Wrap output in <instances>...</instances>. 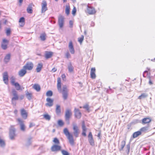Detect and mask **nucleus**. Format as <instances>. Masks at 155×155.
I'll return each mask as SVG.
<instances>
[{
	"mask_svg": "<svg viewBox=\"0 0 155 155\" xmlns=\"http://www.w3.org/2000/svg\"><path fill=\"white\" fill-rule=\"evenodd\" d=\"M61 77L62 78L63 80H64V81L65 80L66 76L65 74H62Z\"/></svg>",
	"mask_w": 155,
	"mask_h": 155,
	"instance_id": "864d4df0",
	"label": "nucleus"
},
{
	"mask_svg": "<svg viewBox=\"0 0 155 155\" xmlns=\"http://www.w3.org/2000/svg\"><path fill=\"white\" fill-rule=\"evenodd\" d=\"M41 12H45L48 9L47 7V3L45 0L42 1L41 4Z\"/></svg>",
	"mask_w": 155,
	"mask_h": 155,
	"instance_id": "2eb2a0df",
	"label": "nucleus"
},
{
	"mask_svg": "<svg viewBox=\"0 0 155 155\" xmlns=\"http://www.w3.org/2000/svg\"><path fill=\"white\" fill-rule=\"evenodd\" d=\"M18 111L17 109H15L14 110V114L15 115H17L18 114Z\"/></svg>",
	"mask_w": 155,
	"mask_h": 155,
	"instance_id": "e2e57ef3",
	"label": "nucleus"
},
{
	"mask_svg": "<svg viewBox=\"0 0 155 155\" xmlns=\"http://www.w3.org/2000/svg\"><path fill=\"white\" fill-rule=\"evenodd\" d=\"M74 112L75 117L78 119L80 118L81 116V113L80 110L78 109H75Z\"/></svg>",
	"mask_w": 155,
	"mask_h": 155,
	"instance_id": "4be33fe9",
	"label": "nucleus"
},
{
	"mask_svg": "<svg viewBox=\"0 0 155 155\" xmlns=\"http://www.w3.org/2000/svg\"><path fill=\"white\" fill-rule=\"evenodd\" d=\"M6 34L7 36H9L10 35L11 33V29L10 28H8L6 30Z\"/></svg>",
	"mask_w": 155,
	"mask_h": 155,
	"instance_id": "de8ad7c7",
	"label": "nucleus"
},
{
	"mask_svg": "<svg viewBox=\"0 0 155 155\" xmlns=\"http://www.w3.org/2000/svg\"><path fill=\"white\" fill-rule=\"evenodd\" d=\"M27 73V70L25 68L21 69L18 72V75L21 77H23Z\"/></svg>",
	"mask_w": 155,
	"mask_h": 155,
	"instance_id": "aec40b11",
	"label": "nucleus"
},
{
	"mask_svg": "<svg viewBox=\"0 0 155 155\" xmlns=\"http://www.w3.org/2000/svg\"><path fill=\"white\" fill-rule=\"evenodd\" d=\"M127 148L128 151L129 152L130 150V145L129 144H127Z\"/></svg>",
	"mask_w": 155,
	"mask_h": 155,
	"instance_id": "bf43d9fd",
	"label": "nucleus"
},
{
	"mask_svg": "<svg viewBox=\"0 0 155 155\" xmlns=\"http://www.w3.org/2000/svg\"><path fill=\"white\" fill-rule=\"evenodd\" d=\"M53 142L54 143L51 147V151L52 152H58L61 150V147L60 145V142L57 137L54 138Z\"/></svg>",
	"mask_w": 155,
	"mask_h": 155,
	"instance_id": "f03ea898",
	"label": "nucleus"
},
{
	"mask_svg": "<svg viewBox=\"0 0 155 155\" xmlns=\"http://www.w3.org/2000/svg\"><path fill=\"white\" fill-rule=\"evenodd\" d=\"M149 84L150 85H151L153 84V81L151 80L150 78H149Z\"/></svg>",
	"mask_w": 155,
	"mask_h": 155,
	"instance_id": "4d7b16f0",
	"label": "nucleus"
},
{
	"mask_svg": "<svg viewBox=\"0 0 155 155\" xmlns=\"http://www.w3.org/2000/svg\"><path fill=\"white\" fill-rule=\"evenodd\" d=\"M58 124L60 127H62L64 125V123L62 120H59L58 121Z\"/></svg>",
	"mask_w": 155,
	"mask_h": 155,
	"instance_id": "79ce46f5",
	"label": "nucleus"
},
{
	"mask_svg": "<svg viewBox=\"0 0 155 155\" xmlns=\"http://www.w3.org/2000/svg\"><path fill=\"white\" fill-rule=\"evenodd\" d=\"M141 131H140L135 132L133 134V138H135L141 135Z\"/></svg>",
	"mask_w": 155,
	"mask_h": 155,
	"instance_id": "c756f323",
	"label": "nucleus"
},
{
	"mask_svg": "<svg viewBox=\"0 0 155 155\" xmlns=\"http://www.w3.org/2000/svg\"><path fill=\"white\" fill-rule=\"evenodd\" d=\"M43 67V64L42 63H39L36 68V71L37 72H39L41 70Z\"/></svg>",
	"mask_w": 155,
	"mask_h": 155,
	"instance_id": "c85d7f7f",
	"label": "nucleus"
},
{
	"mask_svg": "<svg viewBox=\"0 0 155 155\" xmlns=\"http://www.w3.org/2000/svg\"><path fill=\"white\" fill-rule=\"evenodd\" d=\"M64 23V18L61 15H60L58 18V24L60 28H63Z\"/></svg>",
	"mask_w": 155,
	"mask_h": 155,
	"instance_id": "9d476101",
	"label": "nucleus"
},
{
	"mask_svg": "<svg viewBox=\"0 0 155 155\" xmlns=\"http://www.w3.org/2000/svg\"><path fill=\"white\" fill-rule=\"evenodd\" d=\"M88 141L91 145H94V140L93 139H88Z\"/></svg>",
	"mask_w": 155,
	"mask_h": 155,
	"instance_id": "8fccbe9b",
	"label": "nucleus"
},
{
	"mask_svg": "<svg viewBox=\"0 0 155 155\" xmlns=\"http://www.w3.org/2000/svg\"><path fill=\"white\" fill-rule=\"evenodd\" d=\"M77 10L76 8L75 7H74L72 11V14L73 16H75L76 15Z\"/></svg>",
	"mask_w": 155,
	"mask_h": 155,
	"instance_id": "a18cd8bd",
	"label": "nucleus"
},
{
	"mask_svg": "<svg viewBox=\"0 0 155 155\" xmlns=\"http://www.w3.org/2000/svg\"><path fill=\"white\" fill-rule=\"evenodd\" d=\"M20 129L21 130L23 131H24L25 130V126L24 124H20Z\"/></svg>",
	"mask_w": 155,
	"mask_h": 155,
	"instance_id": "49530a36",
	"label": "nucleus"
},
{
	"mask_svg": "<svg viewBox=\"0 0 155 155\" xmlns=\"http://www.w3.org/2000/svg\"><path fill=\"white\" fill-rule=\"evenodd\" d=\"M17 120L20 124V125L24 124L23 121L20 118H18L17 119Z\"/></svg>",
	"mask_w": 155,
	"mask_h": 155,
	"instance_id": "09e8293b",
	"label": "nucleus"
},
{
	"mask_svg": "<svg viewBox=\"0 0 155 155\" xmlns=\"http://www.w3.org/2000/svg\"><path fill=\"white\" fill-rule=\"evenodd\" d=\"M44 118H45L46 120H49L50 119L51 117L50 115H49L48 114H45L43 115Z\"/></svg>",
	"mask_w": 155,
	"mask_h": 155,
	"instance_id": "a19ab883",
	"label": "nucleus"
},
{
	"mask_svg": "<svg viewBox=\"0 0 155 155\" xmlns=\"http://www.w3.org/2000/svg\"><path fill=\"white\" fill-rule=\"evenodd\" d=\"M148 126L144 127L141 128L140 130V131H141V133L143 132H146L148 130Z\"/></svg>",
	"mask_w": 155,
	"mask_h": 155,
	"instance_id": "473e14b6",
	"label": "nucleus"
},
{
	"mask_svg": "<svg viewBox=\"0 0 155 155\" xmlns=\"http://www.w3.org/2000/svg\"><path fill=\"white\" fill-rule=\"evenodd\" d=\"M68 71L69 72H71L73 71L74 68L71 63H70L68 66Z\"/></svg>",
	"mask_w": 155,
	"mask_h": 155,
	"instance_id": "58836bf2",
	"label": "nucleus"
},
{
	"mask_svg": "<svg viewBox=\"0 0 155 155\" xmlns=\"http://www.w3.org/2000/svg\"><path fill=\"white\" fill-rule=\"evenodd\" d=\"M101 134V132H100L98 134L97 136L98 137L100 138V136Z\"/></svg>",
	"mask_w": 155,
	"mask_h": 155,
	"instance_id": "0e129e2a",
	"label": "nucleus"
},
{
	"mask_svg": "<svg viewBox=\"0 0 155 155\" xmlns=\"http://www.w3.org/2000/svg\"><path fill=\"white\" fill-rule=\"evenodd\" d=\"M53 93L52 91L49 90L46 93V95L48 97H51L53 95Z\"/></svg>",
	"mask_w": 155,
	"mask_h": 155,
	"instance_id": "ea45409f",
	"label": "nucleus"
},
{
	"mask_svg": "<svg viewBox=\"0 0 155 155\" xmlns=\"http://www.w3.org/2000/svg\"><path fill=\"white\" fill-rule=\"evenodd\" d=\"M35 124L32 123H31L30 124H29V128H31V127H32L35 126Z\"/></svg>",
	"mask_w": 155,
	"mask_h": 155,
	"instance_id": "6e6d98bb",
	"label": "nucleus"
},
{
	"mask_svg": "<svg viewBox=\"0 0 155 155\" xmlns=\"http://www.w3.org/2000/svg\"><path fill=\"white\" fill-rule=\"evenodd\" d=\"M82 131H87V129L86 127L85 122L84 120L82 121Z\"/></svg>",
	"mask_w": 155,
	"mask_h": 155,
	"instance_id": "4c0bfd02",
	"label": "nucleus"
},
{
	"mask_svg": "<svg viewBox=\"0 0 155 155\" xmlns=\"http://www.w3.org/2000/svg\"><path fill=\"white\" fill-rule=\"evenodd\" d=\"M96 69L95 68H92L91 71V77L93 79H95L96 77L95 74Z\"/></svg>",
	"mask_w": 155,
	"mask_h": 155,
	"instance_id": "5701e85b",
	"label": "nucleus"
},
{
	"mask_svg": "<svg viewBox=\"0 0 155 155\" xmlns=\"http://www.w3.org/2000/svg\"><path fill=\"white\" fill-rule=\"evenodd\" d=\"M61 79L60 77H58L57 81V88L59 92H62L63 98L64 100H65L68 98V90L66 85H64L61 90Z\"/></svg>",
	"mask_w": 155,
	"mask_h": 155,
	"instance_id": "f257e3e1",
	"label": "nucleus"
},
{
	"mask_svg": "<svg viewBox=\"0 0 155 155\" xmlns=\"http://www.w3.org/2000/svg\"><path fill=\"white\" fill-rule=\"evenodd\" d=\"M72 129L73 130V134L75 137H78L80 133V130L76 124L73 125Z\"/></svg>",
	"mask_w": 155,
	"mask_h": 155,
	"instance_id": "423d86ee",
	"label": "nucleus"
},
{
	"mask_svg": "<svg viewBox=\"0 0 155 155\" xmlns=\"http://www.w3.org/2000/svg\"><path fill=\"white\" fill-rule=\"evenodd\" d=\"M147 94L146 93H143L141 95L139 96L138 97V99L141 100L142 99L144 98L147 96Z\"/></svg>",
	"mask_w": 155,
	"mask_h": 155,
	"instance_id": "f704fd0d",
	"label": "nucleus"
},
{
	"mask_svg": "<svg viewBox=\"0 0 155 155\" xmlns=\"http://www.w3.org/2000/svg\"><path fill=\"white\" fill-rule=\"evenodd\" d=\"M23 0H18L19 2V5L21 6L22 4V3L23 2Z\"/></svg>",
	"mask_w": 155,
	"mask_h": 155,
	"instance_id": "680f3d73",
	"label": "nucleus"
},
{
	"mask_svg": "<svg viewBox=\"0 0 155 155\" xmlns=\"http://www.w3.org/2000/svg\"><path fill=\"white\" fill-rule=\"evenodd\" d=\"M68 47L71 53V54H74L75 51L73 45L72 41H70Z\"/></svg>",
	"mask_w": 155,
	"mask_h": 155,
	"instance_id": "f3484780",
	"label": "nucleus"
},
{
	"mask_svg": "<svg viewBox=\"0 0 155 155\" xmlns=\"http://www.w3.org/2000/svg\"><path fill=\"white\" fill-rule=\"evenodd\" d=\"M11 54L9 53L7 54L5 57L4 59V62L7 63L9 61L10 59Z\"/></svg>",
	"mask_w": 155,
	"mask_h": 155,
	"instance_id": "a878e982",
	"label": "nucleus"
},
{
	"mask_svg": "<svg viewBox=\"0 0 155 155\" xmlns=\"http://www.w3.org/2000/svg\"><path fill=\"white\" fill-rule=\"evenodd\" d=\"M126 144V141L125 140H122L121 142L120 145V148L119 149L120 151H121L123 150Z\"/></svg>",
	"mask_w": 155,
	"mask_h": 155,
	"instance_id": "bb28decb",
	"label": "nucleus"
},
{
	"mask_svg": "<svg viewBox=\"0 0 155 155\" xmlns=\"http://www.w3.org/2000/svg\"><path fill=\"white\" fill-rule=\"evenodd\" d=\"M53 55V52L52 51H45V57L47 59L51 58Z\"/></svg>",
	"mask_w": 155,
	"mask_h": 155,
	"instance_id": "6ab92c4d",
	"label": "nucleus"
},
{
	"mask_svg": "<svg viewBox=\"0 0 155 155\" xmlns=\"http://www.w3.org/2000/svg\"><path fill=\"white\" fill-rule=\"evenodd\" d=\"M20 113L21 115L23 118L26 119L28 116V113L26 110L24 108H22L20 110Z\"/></svg>",
	"mask_w": 155,
	"mask_h": 155,
	"instance_id": "f8f14e48",
	"label": "nucleus"
},
{
	"mask_svg": "<svg viewBox=\"0 0 155 155\" xmlns=\"http://www.w3.org/2000/svg\"><path fill=\"white\" fill-rule=\"evenodd\" d=\"M86 131H82V135L85 137L86 136Z\"/></svg>",
	"mask_w": 155,
	"mask_h": 155,
	"instance_id": "5fc2aeb1",
	"label": "nucleus"
},
{
	"mask_svg": "<svg viewBox=\"0 0 155 155\" xmlns=\"http://www.w3.org/2000/svg\"><path fill=\"white\" fill-rule=\"evenodd\" d=\"M61 151L63 155H70L69 153L65 150H61Z\"/></svg>",
	"mask_w": 155,
	"mask_h": 155,
	"instance_id": "c03bdc74",
	"label": "nucleus"
},
{
	"mask_svg": "<svg viewBox=\"0 0 155 155\" xmlns=\"http://www.w3.org/2000/svg\"><path fill=\"white\" fill-rule=\"evenodd\" d=\"M34 66L33 63L31 62H28L23 66V68L28 71H31L33 68Z\"/></svg>",
	"mask_w": 155,
	"mask_h": 155,
	"instance_id": "6e6552de",
	"label": "nucleus"
},
{
	"mask_svg": "<svg viewBox=\"0 0 155 155\" xmlns=\"http://www.w3.org/2000/svg\"><path fill=\"white\" fill-rule=\"evenodd\" d=\"M8 73L7 72H5L3 74V80L6 84H8Z\"/></svg>",
	"mask_w": 155,
	"mask_h": 155,
	"instance_id": "dca6fc26",
	"label": "nucleus"
},
{
	"mask_svg": "<svg viewBox=\"0 0 155 155\" xmlns=\"http://www.w3.org/2000/svg\"><path fill=\"white\" fill-rule=\"evenodd\" d=\"M56 112L57 114H59L61 113V108L60 105H57L56 108Z\"/></svg>",
	"mask_w": 155,
	"mask_h": 155,
	"instance_id": "7c9ffc66",
	"label": "nucleus"
},
{
	"mask_svg": "<svg viewBox=\"0 0 155 155\" xmlns=\"http://www.w3.org/2000/svg\"><path fill=\"white\" fill-rule=\"evenodd\" d=\"M46 34L45 33L41 34L40 36L41 40L44 41L46 40Z\"/></svg>",
	"mask_w": 155,
	"mask_h": 155,
	"instance_id": "72a5a7b5",
	"label": "nucleus"
},
{
	"mask_svg": "<svg viewBox=\"0 0 155 155\" xmlns=\"http://www.w3.org/2000/svg\"><path fill=\"white\" fill-rule=\"evenodd\" d=\"M57 68L55 67H54L52 69L51 71L53 72H56L57 71Z\"/></svg>",
	"mask_w": 155,
	"mask_h": 155,
	"instance_id": "13d9d810",
	"label": "nucleus"
},
{
	"mask_svg": "<svg viewBox=\"0 0 155 155\" xmlns=\"http://www.w3.org/2000/svg\"><path fill=\"white\" fill-rule=\"evenodd\" d=\"M47 103L45 104L46 106L51 107L53 105L54 100L50 97H48L46 99Z\"/></svg>",
	"mask_w": 155,
	"mask_h": 155,
	"instance_id": "ddd939ff",
	"label": "nucleus"
},
{
	"mask_svg": "<svg viewBox=\"0 0 155 155\" xmlns=\"http://www.w3.org/2000/svg\"><path fill=\"white\" fill-rule=\"evenodd\" d=\"M72 115V113L71 110L70 109L66 110L65 112V118L66 121L69 120L70 119Z\"/></svg>",
	"mask_w": 155,
	"mask_h": 155,
	"instance_id": "1a4fd4ad",
	"label": "nucleus"
},
{
	"mask_svg": "<svg viewBox=\"0 0 155 155\" xmlns=\"http://www.w3.org/2000/svg\"><path fill=\"white\" fill-rule=\"evenodd\" d=\"M25 19L24 17H22L20 18L19 21L20 26L21 27H23L25 24Z\"/></svg>",
	"mask_w": 155,
	"mask_h": 155,
	"instance_id": "b1692460",
	"label": "nucleus"
},
{
	"mask_svg": "<svg viewBox=\"0 0 155 155\" xmlns=\"http://www.w3.org/2000/svg\"><path fill=\"white\" fill-rule=\"evenodd\" d=\"M8 42L9 41L5 38L3 39L1 44V47L3 49L5 50L7 48Z\"/></svg>",
	"mask_w": 155,
	"mask_h": 155,
	"instance_id": "4468645a",
	"label": "nucleus"
},
{
	"mask_svg": "<svg viewBox=\"0 0 155 155\" xmlns=\"http://www.w3.org/2000/svg\"><path fill=\"white\" fill-rule=\"evenodd\" d=\"M127 126L128 127V129H129L131 127V125H128Z\"/></svg>",
	"mask_w": 155,
	"mask_h": 155,
	"instance_id": "338daca9",
	"label": "nucleus"
},
{
	"mask_svg": "<svg viewBox=\"0 0 155 155\" xmlns=\"http://www.w3.org/2000/svg\"><path fill=\"white\" fill-rule=\"evenodd\" d=\"M88 137V139H93V136L91 132H90L89 133Z\"/></svg>",
	"mask_w": 155,
	"mask_h": 155,
	"instance_id": "603ef678",
	"label": "nucleus"
},
{
	"mask_svg": "<svg viewBox=\"0 0 155 155\" xmlns=\"http://www.w3.org/2000/svg\"><path fill=\"white\" fill-rule=\"evenodd\" d=\"M83 108L85 109L88 112L90 111V107L88 104H86L84 105Z\"/></svg>",
	"mask_w": 155,
	"mask_h": 155,
	"instance_id": "c9c22d12",
	"label": "nucleus"
},
{
	"mask_svg": "<svg viewBox=\"0 0 155 155\" xmlns=\"http://www.w3.org/2000/svg\"><path fill=\"white\" fill-rule=\"evenodd\" d=\"M55 129H53L52 130V132H53V133L54 132H55Z\"/></svg>",
	"mask_w": 155,
	"mask_h": 155,
	"instance_id": "774afa93",
	"label": "nucleus"
},
{
	"mask_svg": "<svg viewBox=\"0 0 155 155\" xmlns=\"http://www.w3.org/2000/svg\"><path fill=\"white\" fill-rule=\"evenodd\" d=\"M26 96L29 100H31L32 97V94L31 93H29L27 91L26 94Z\"/></svg>",
	"mask_w": 155,
	"mask_h": 155,
	"instance_id": "2f4dec72",
	"label": "nucleus"
},
{
	"mask_svg": "<svg viewBox=\"0 0 155 155\" xmlns=\"http://www.w3.org/2000/svg\"><path fill=\"white\" fill-rule=\"evenodd\" d=\"M7 22V20H5V21H4V23L5 24H6Z\"/></svg>",
	"mask_w": 155,
	"mask_h": 155,
	"instance_id": "69168bd1",
	"label": "nucleus"
},
{
	"mask_svg": "<svg viewBox=\"0 0 155 155\" xmlns=\"http://www.w3.org/2000/svg\"><path fill=\"white\" fill-rule=\"evenodd\" d=\"M63 132L66 136L69 143L71 146H74L75 144V142L73 135L69 132L66 128L64 129Z\"/></svg>",
	"mask_w": 155,
	"mask_h": 155,
	"instance_id": "20e7f679",
	"label": "nucleus"
},
{
	"mask_svg": "<svg viewBox=\"0 0 155 155\" xmlns=\"http://www.w3.org/2000/svg\"><path fill=\"white\" fill-rule=\"evenodd\" d=\"M12 95V97L11 99V102L12 105L15 106L16 103L15 102V101L19 100H22L24 98V95H21L19 97L17 92L15 89L12 90L11 92Z\"/></svg>",
	"mask_w": 155,
	"mask_h": 155,
	"instance_id": "7ed1b4c3",
	"label": "nucleus"
},
{
	"mask_svg": "<svg viewBox=\"0 0 155 155\" xmlns=\"http://www.w3.org/2000/svg\"><path fill=\"white\" fill-rule=\"evenodd\" d=\"M11 82L12 85L15 87L17 90H19L21 89V87L19 83L15 81V78L13 77H11Z\"/></svg>",
	"mask_w": 155,
	"mask_h": 155,
	"instance_id": "0eeeda50",
	"label": "nucleus"
},
{
	"mask_svg": "<svg viewBox=\"0 0 155 155\" xmlns=\"http://www.w3.org/2000/svg\"><path fill=\"white\" fill-rule=\"evenodd\" d=\"M0 145L1 147H4L5 145V141L0 137Z\"/></svg>",
	"mask_w": 155,
	"mask_h": 155,
	"instance_id": "37998d69",
	"label": "nucleus"
},
{
	"mask_svg": "<svg viewBox=\"0 0 155 155\" xmlns=\"http://www.w3.org/2000/svg\"><path fill=\"white\" fill-rule=\"evenodd\" d=\"M84 37L83 35H81V36L78 38V41L80 44H81L84 40Z\"/></svg>",
	"mask_w": 155,
	"mask_h": 155,
	"instance_id": "e433bc0d",
	"label": "nucleus"
},
{
	"mask_svg": "<svg viewBox=\"0 0 155 155\" xmlns=\"http://www.w3.org/2000/svg\"><path fill=\"white\" fill-rule=\"evenodd\" d=\"M69 24L71 27H72L73 25V22L72 21H69Z\"/></svg>",
	"mask_w": 155,
	"mask_h": 155,
	"instance_id": "052dcab7",
	"label": "nucleus"
},
{
	"mask_svg": "<svg viewBox=\"0 0 155 155\" xmlns=\"http://www.w3.org/2000/svg\"><path fill=\"white\" fill-rule=\"evenodd\" d=\"M65 55L66 57L67 58H70L71 56V55L68 51L66 53V54H65Z\"/></svg>",
	"mask_w": 155,
	"mask_h": 155,
	"instance_id": "3c124183",
	"label": "nucleus"
},
{
	"mask_svg": "<svg viewBox=\"0 0 155 155\" xmlns=\"http://www.w3.org/2000/svg\"><path fill=\"white\" fill-rule=\"evenodd\" d=\"M87 12L89 15H93L96 13V11L94 8L87 6Z\"/></svg>",
	"mask_w": 155,
	"mask_h": 155,
	"instance_id": "9b49d317",
	"label": "nucleus"
},
{
	"mask_svg": "<svg viewBox=\"0 0 155 155\" xmlns=\"http://www.w3.org/2000/svg\"><path fill=\"white\" fill-rule=\"evenodd\" d=\"M33 88L37 91H39L41 90L40 86L38 84H35L33 86Z\"/></svg>",
	"mask_w": 155,
	"mask_h": 155,
	"instance_id": "cd10ccee",
	"label": "nucleus"
},
{
	"mask_svg": "<svg viewBox=\"0 0 155 155\" xmlns=\"http://www.w3.org/2000/svg\"><path fill=\"white\" fill-rule=\"evenodd\" d=\"M34 6V5L32 3L30 4L27 8V12L29 14H32L33 13V7Z\"/></svg>",
	"mask_w": 155,
	"mask_h": 155,
	"instance_id": "412c9836",
	"label": "nucleus"
},
{
	"mask_svg": "<svg viewBox=\"0 0 155 155\" xmlns=\"http://www.w3.org/2000/svg\"><path fill=\"white\" fill-rule=\"evenodd\" d=\"M151 121V119L150 117L143 118L142 120V124H148Z\"/></svg>",
	"mask_w": 155,
	"mask_h": 155,
	"instance_id": "a211bd4d",
	"label": "nucleus"
},
{
	"mask_svg": "<svg viewBox=\"0 0 155 155\" xmlns=\"http://www.w3.org/2000/svg\"><path fill=\"white\" fill-rule=\"evenodd\" d=\"M9 137L11 140H14L17 136L16 134V129L13 125H11L9 130Z\"/></svg>",
	"mask_w": 155,
	"mask_h": 155,
	"instance_id": "39448f33",
	"label": "nucleus"
},
{
	"mask_svg": "<svg viewBox=\"0 0 155 155\" xmlns=\"http://www.w3.org/2000/svg\"><path fill=\"white\" fill-rule=\"evenodd\" d=\"M70 7L69 4L66 5L65 6V13L67 15H68L70 13Z\"/></svg>",
	"mask_w": 155,
	"mask_h": 155,
	"instance_id": "393cba45",
	"label": "nucleus"
}]
</instances>
